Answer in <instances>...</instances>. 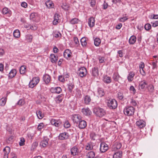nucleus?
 Wrapping results in <instances>:
<instances>
[{
  "label": "nucleus",
  "mask_w": 158,
  "mask_h": 158,
  "mask_svg": "<svg viewBox=\"0 0 158 158\" xmlns=\"http://www.w3.org/2000/svg\"><path fill=\"white\" fill-rule=\"evenodd\" d=\"M101 42V40L99 38H96L94 40V44L96 46H98Z\"/></svg>",
  "instance_id": "a19ab883"
},
{
  "label": "nucleus",
  "mask_w": 158,
  "mask_h": 158,
  "mask_svg": "<svg viewBox=\"0 0 158 158\" xmlns=\"http://www.w3.org/2000/svg\"><path fill=\"white\" fill-rule=\"evenodd\" d=\"M107 105L110 109H115L117 106V102L114 99L109 100L107 102Z\"/></svg>",
  "instance_id": "7ed1b4c3"
},
{
  "label": "nucleus",
  "mask_w": 158,
  "mask_h": 158,
  "mask_svg": "<svg viewBox=\"0 0 158 158\" xmlns=\"http://www.w3.org/2000/svg\"><path fill=\"white\" fill-rule=\"evenodd\" d=\"M69 53H71L69 49H66L65 50L64 52V57L67 58V56Z\"/></svg>",
  "instance_id": "de8ad7c7"
},
{
  "label": "nucleus",
  "mask_w": 158,
  "mask_h": 158,
  "mask_svg": "<svg viewBox=\"0 0 158 158\" xmlns=\"http://www.w3.org/2000/svg\"><path fill=\"white\" fill-rule=\"evenodd\" d=\"M130 90L133 91V93L135 94L136 92V90L134 87L133 86H131L130 88Z\"/></svg>",
  "instance_id": "69168bd1"
},
{
  "label": "nucleus",
  "mask_w": 158,
  "mask_h": 158,
  "mask_svg": "<svg viewBox=\"0 0 158 158\" xmlns=\"http://www.w3.org/2000/svg\"><path fill=\"white\" fill-rule=\"evenodd\" d=\"M44 126L43 123H41L39 124L38 126V129L39 131H40Z\"/></svg>",
  "instance_id": "052dcab7"
},
{
  "label": "nucleus",
  "mask_w": 158,
  "mask_h": 158,
  "mask_svg": "<svg viewBox=\"0 0 158 158\" xmlns=\"http://www.w3.org/2000/svg\"><path fill=\"white\" fill-rule=\"evenodd\" d=\"M120 76L118 73H114L113 78L115 81H118L120 78Z\"/></svg>",
  "instance_id": "79ce46f5"
},
{
  "label": "nucleus",
  "mask_w": 158,
  "mask_h": 158,
  "mask_svg": "<svg viewBox=\"0 0 158 158\" xmlns=\"http://www.w3.org/2000/svg\"><path fill=\"white\" fill-rule=\"evenodd\" d=\"M7 100L6 97L4 98H2L0 99V106H4Z\"/></svg>",
  "instance_id": "f704fd0d"
},
{
  "label": "nucleus",
  "mask_w": 158,
  "mask_h": 158,
  "mask_svg": "<svg viewBox=\"0 0 158 158\" xmlns=\"http://www.w3.org/2000/svg\"><path fill=\"white\" fill-rule=\"evenodd\" d=\"M69 137L68 133L66 132H64L60 134L58 137L59 139L62 140L67 139Z\"/></svg>",
  "instance_id": "9b49d317"
},
{
  "label": "nucleus",
  "mask_w": 158,
  "mask_h": 158,
  "mask_svg": "<svg viewBox=\"0 0 158 158\" xmlns=\"http://www.w3.org/2000/svg\"><path fill=\"white\" fill-rule=\"evenodd\" d=\"M75 85L73 82H69L68 84V88L69 91L70 92H72L73 89L74 88Z\"/></svg>",
  "instance_id": "6ab92c4d"
},
{
  "label": "nucleus",
  "mask_w": 158,
  "mask_h": 158,
  "mask_svg": "<svg viewBox=\"0 0 158 158\" xmlns=\"http://www.w3.org/2000/svg\"><path fill=\"white\" fill-rule=\"evenodd\" d=\"M45 4L48 8H52L53 7V3L51 1L48 0L46 2Z\"/></svg>",
  "instance_id": "c9c22d12"
},
{
  "label": "nucleus",
  "mask_w": 158,
  "mask_h": 158,
  "mask_svg": "<svg viewBox=\"0 0 158 158\" xmlns=\"http://www.w3.org/2000/svg\"><path fill=\"white\" fill-rule=\"evenodd\" d=\"M38 143L37 142H34L32 144L31 146V149L34 150L35 148L36 147L38 146Z\"/></svg>",
  "instance_id": "3c124183"
},
{
  "label": "nucleus",
  "mask_w": 158,
  "mask_h": 158,
  "mask_svg": "<svg viewBox=\"0 0 158 158\" xmlns=\"http://www.w3.org/2000/svg\"><path fill=\"white\" fill-rule=\"evenodd\" d=\"M59 15L56 14L54 17V20L53 21V23L54 25H56L58 23L59 21Z\"/></svg>",
  "instance_id": "aec40b11"
},
{
  "label": "nucleus",
  "mask_w": 158,
  "mask_h": 158,
  "mask_svg": "<svg viewBox=\"0 0 158 158\" xmlns=\"http://www.w3.org/2000/svg\"><path fill=\"white\" fill-rule=\"evenodd\" d=\"M51 123L52 124L54 125L56 127L60 126L61 124V122L60 120H57L53 118L51 119Z\"/></svg>",
  "instance_id": "1a4fd4ad"
},
{
  "label": "nucleus",
  "mask_w": 158,
  "mask_h": 158,
  "mask_svg": "<svg viewBox=\"0 0 158 158\" xmlns=\"http://www.w3.org/2000/svg\"><path fill=\"white\" fill-rule=\"evenodd\" d=\"M72 119L74 123L78 124L80 121L81 120V117L78 114H74L72 116Z\"/></svg>",
  "instance_id": "423d86ee"
},
{
  "label": "nucleus",
  "mask_w": 158,
  "mask_h": 158,
  "mask_svg": "<svg viewBox=\"0 0 158 158\" xmlns=\"http://www.w3.org/2000/svg\"><path fill=\"white\" fill-rule=\"evenodd\" d=\"M51 61L52 63H56L58 60V58L57 56H56L54 54H51L50 55Z\"/></svg>",
  "instance_id": "5701e85b"
},
{
  "label": "nucleus",
  "mask_w": 158,
  "mask_h": 158,
  "mask_svg": "<svg viewBox=\"0 0 158 158\" xmlns=\"http://www.w3.org/2000/svg\"><path fill=\"white\" fill-rule=\"evenodd\" d=\"M135 110V108L133 107L129 106L125 108L123 112L125 115L130 116L134 114Z\"/></svg>",
  "instance_id": "f03ea898"
},
{
  "label": "nucleus",
  "mask_w": 158,
  "mask_h": 158,
  "mask_svg": "<svg viewBox=\"0 0 158 158\" xmlns=\"http://www.w3.org/2000/svg\"><path fill=\"white\" fill-rule=\"evenodd\" d=\"M40 78L38 77L33 78L32 80L29 82V85L30 87L32 88L36 85L39 82Z\"/></svg>",
  "instance_id": "20e7f679"
},
{
  "label": "nucleus",
  "mask_w": 158,
  "mask_h": 158,
  "mask_svg": "<svg viewBox=\"0 0 158 158\" xmlns=\"http://www.w3.org/2000/svg\"><path fill=\"white\" fill-rule=\"evenodd\" d=\"M37 17V13H33L31 14L30 18L31 20L32 21L36 22V19Z\"/></svg>",
  "instance_id": "f3484780"
},
{
  "label": "nucleus",
  "mask_w": 158,
  "mask_h": 158,
  "mask_svg": "<svg viewBox=\"0 0 158 158\" xmlns=\"http://www.w3.org/2000/svg\"><path fill=\"white\" fill-rule=\"evenodd\" d=\"M62 91L60 87H57L55 88L52 87L51 89V91L52 93L60 94Z\"/></svg>",
  "instance_id": "f8f14e48"
},
{
  "label": "nucleus",
  "mask_w": 158,
  "mask_h": 158,
  "mask_svg": "<svg viewBox=\"0 0 158 158\" xmlns=\"http://www.w3.org/2000/svg\"><path fill=\"white\" fill-rule=\"evenodd\" d=\"M74 41V43L76 44H79V42L78 38L77 37H75L73 38Z\"/></svg>",
  "instance_id": "338daca9"
},
{
  "label": "nucleus",
  "mask_w": 158,
  "mask_h": 158,
  "mask_svg": "<svg viewBox=\"0 0 158 158\" xmlns=\"http://www.w3.org/2000/svg\"><path fill=\"white\" fill-rule=\"evenodd\" d=\"M26 40L29 42H31L32 41L33 36L30 34H27L25 36Z\"/></svg>",
  "instance_id": "7c9ffc66"
},
{
  "label": "nucleus",
  "mask_w": 158,
  "mask_h": 158,
  "mask_svg": "<svg viewBox=\"0 0 158 158\" xmlns=\"http://www.w3.org/2000/svg\"><path fill=\"white\" fill-rule=\"evenodd\" d=\"M98 94L100 97L103 96L105 94L103 89L101 88H98Z\"/></svg>",
  "instance_id": "b1692460"
},
{
  "label": "nucleus",
  "mask_w": 158,
  "mask_h": 158,
  "mask_svg": "<svg viewBox=\"0 0 158 158\" xmlns=\"http://www.w3.org/2000/svg\"><path fill=\"white\" fill-rule=\"evenodd\" d=\"M49 139L47 137H44L43 139L40 143V145L43 148H45L48 144Z\"/></svg>",
  "instance_id": "6e6552de"
},
{
  "label": "nucleus",
  "mask_w": 158,
  "mask_h": 158,
  "mask_svg": "<svg viewBox=\"0 0 158 158\" xmlns=\"http://www.w3.org/2000/svg\"><path fill=\"white\" fill-rule=\"evenodd\" d=\"M64 125V127L67 128H69L70 126V124L68 120H66L65 121Z\"/></svg>",
  "instance_id": "8fccbe9b"
},
{
  "label": "nucleus",
  "mask_w": 158,
  "mask_h": 158,
  "mask_svg": "<svg viewBox=\"0 0 158 158\" xmlns=\"http://www.w3.org/2000/svg\"><path fill=\"white\" fill-rule=\"evenodd\" d=\"M147 83L145 81H141L139 84V88L142 89H144L146 85H147Z\"/></svg>",
  "instance_id": "c756f323"
},
{
  "label": "nucleus",
  "mask_w": 158,
  "mask_h": 158,
  "mask_svg": "<svg viewBox=\"0 0 158 158\" xmlns=\"http://www.w3.org/2000/svg\"><path fill=\"white\" fill-rule=\"evenodd\" d=\"M58 80L60 81L64 82V81L65 79L64 77L62 75H60L58 76Z\"/></svg>",
  "instance_id": "6e6d98bb"
},
{
  "label": "nucleus",
  "mask_w": 158,
  "mask_h": 158,
  "mask_svg": "<svg viewBox=\"0 0 158 158\" xmlns=\"http://www.w3.org/2000/svg\"><path fill=\"white\" fill-rule=\"evenodd\" d=\"M118 98L120 100H122L123 98V94L121 92H118Z\"/></svg>",
  "instance_id": "e2e57ef3"
},
{
  "label": "nucleus",
  "mask_w": 158,
  "mask_h": 158,
  "mask_svg": "<svg viewBox=\"0 0 158 158\" xmlns=\"http://www.w3.org/2000/svg\"><path fill=\"white\" fill-rule=\"evenodd\" d=\"M3 151L4 152L9 154L10 152V147L6 146L4 149Z\"/></svg>",
  "instance_id": "a18cd8bd"
},
{
  "label": "nucleus",
  "mask_w": 158,
  "mask_h": 158,
  "mask_svg": "<svg viewBox=\"0 0 158 158\" xmlns=\"http://www.w3.org/2000/svg\"><path fill=\"white\" fill-rule=\"evenodd\" d=\"M78 123L79 127L81 129H84L87 126L86 122L85 120H81Z\"/></svg>",
  "instance_id": "ddd939ff"
},
{
  "label": "nucleus",
  "mask_w": 158,
  "mask_h": 158,
  "mask_svg": "<svg viewBox=\"0 0 158 158\" xmlns=\"http://www.w3.org/2000/svg\"><path fill=\"white\" fill-rule=\"evenodd\" d=\"M93 111L95 115L99 117H102L105 115L106 114L104 110L99 107L94 108Z\"/></svg>",
  "instance_id": "f257e3e1"
},
{
  "label": "nucleus",
  "mask_w": 158,
  "mask_h": 158,
  "mask_svg": "<svg viewBox=\"0 0 158 158\" xmlns=\"http://www.w3.org/2000/svg\"><path fill=\"white\" fill-rule=\"evenodd\" d=\"M98 75V69L97 67H94L92 69V75L94 77H97Z\"/></svg>",
  "instance_id": "412c9836"
},
{
  "label": "nucleus",
  "mask_w": 158,
  "mask_h": 158,
  "mask_svg": "<svg viewBox=\"0 0 158 158\" xmlns=\"http://www.w3.org/2000/svg\"><path fill=\"white\" fill-rule=\"evenodd\" d=\"M139 71L141 74L143 76H145L146 75V73L143 70V69H139Z\"/></svg>",
  "instance_id": "774afa93"
},
{
  "label": "nucleus",
  "mask_w": 158,
  "mask_h": 158,
  "mask_svg": "<svg viewBox=\"0 0 158 158\" xmlns=\"http://www.w3.org/2000/svg\"><path fill=\"white\" fill-rule=\"evenodd\" d=\"M135 76V74L132 72H130L127 77L128 81H131L133 79V77Z\"/></svg>",
  "instance_id": "2f4dec72"
},
{
  "label": "nucleus",
  "mask_w": 158,
  "mask_h": 158,
  "mask_svg": "<svg viewBox=\"0 0 158 158\" xmlns=\"http://www.w3.org/2000/svg\"><path fill=\"white\" fill-rule=\"evenodd\" d=\"M91 99L89 96L86 95L84 98L85 103L86 104H89L90 102Z\"/></svg>",
  "instance_id": "cd10ccee"
},
{
  "label": "nucleus",
  "mask_w": 158,
  "mask_h": 158,
  "mask_svg": "<svg viewBox=\"0 0 158 158\" xmlns=\"http://www.w3.org/2000/svg\"><path fill=\"white\" fill-rule=\"evenodd\" d=\"M136 37L135 36L132 35L131 37L129 40V42L130 44H134L136 41Z\"/></svg>",
  "instance_id": "bb28decb"
},
{
  "label": "nucleus",
  "mask_w": 158,
  "mask_h": 158,
  "mask_svg": "<svg viewBox=\"0 0 158 158\" xmlns=\"http://www.w3.org/2000/svg\"><path fill=\"white\" fill-rule=\"evenodd\" d=\"M154 89V87L152 85H149L148 87V90L150 92H152Z\"/></svg>",
  "instance_id": "49530a36"
},
{
  "label": "nucleus",
  "mask_w": 158,
  "mask_h": 158,
  "mask_svg": "<svg viewBox=\"0 0 158 158\" xmlns=\"http://www.w3.org/2000/svg\"><path fill=\"white\" fill-rule=\"evenodd\" d=\"M2 12L3 14H8L9 15H10L11 11L7 8L5 7L2 9Z\"/></svg>",
  "instance_id": "72a5a7b5"
},
{
  "label": "nucleus",
  "mask_w": 158,
  "mask_h": 158,
  "mask_svg": "<svg viewBox=\"0 0 158 158\" xmlns=\"http://www.w3.org/2000/svg\"><path fill=\"white\" fill-rule=\"evenodd\" d=\"M36 114L38 118L40 119H42L44 116V114L40 110L36 111Z\"/></svg>",
  "instance_id": "c85d7f7f"
},
{
  "label": "nucleus",
  "mask_w": 158,
  "mask_h": 158,
  "mask_svg": "<svg viewBox=\"0 0 158 158\" xmlns=\"http://www.w3.org/2000/svg\"><path fill=\"white\" fill-rule=\"evenodd\" d=\"M153 27H156L158 26V21H156L154 22H151Z\"/></svg>",
  "instance_id": "680f3d73"
},
{
  "label": "nucleus",
  "mask_w": 158,
  "mask_h": 158,
  "mask_svg": "<svg viewBox=\"0 0 158 158\" xmlns=\"http://www.w3.org/2000/svg\"><path fill=\"white\" fill-rule=\"evenodd\" d=\"M80 41L81 44L83 46H85L86 45L87 42L86 38L85 37H82Z\"/></svg>",
  "instance_id": "4c0bfd02"
},
{
  "label": "nucleus",
  "mask_w": 158,
  "mask_h": 158,
  "mask_svg": "<svg viewBox=\"0 0 158 158\" xmlns=\"http://www.w3.org/2000/svg\"><path fill=\"white\" fill-rule=\"evenodd\" d=\"M25 140L24 138H21L20 139V142L19 143L20 146H22L24 144Z\"/></svg>",
  "instance_id": "13d9d810"
},
{
  "label": "nucleus",
  "mask_w": 158,
  "mask_h": 158,
  "mask_svg": "<svg viewBox=\"0 0 158 158\" xmlns=\"http://www.w3.org/2000/svg\"><path fill=\"white\" fill-rule=\"evenodd\" d=\"M87 156L89 158H93L95 156L94 152L93 151H90L88 152Z\"/></svg>",
  "instance_id": "37998d69"
},
{
  "label": "nucleus",
  "mask_w": 158,
  "mask_h": 158,
  "mask_svg": "<svg viewBox=\"0 0 158 158\" xmlns=\"http://www.w3.org/2000/svg\"><path fill=\"white\" fill-rule=\"evenodd\" d=\"M78 148L75 146L73 147L71 149V154L73 156H75L78 153Z\"/></svg>",
  "instance_id": "2eb2a0df"
},
{
  "label": "nucleus",
  "mask_w": 158,
  "mask_h": 158,
  "mask_svg": "<svg viewBox=\"0 0 158 158\" xmlns=\"http://www.w3.org/2000/svg\"><path fill=\"white\" fill-rule=\"evenodd\" d=\"M136 125L140 128H142L145 126L146 123L142 120H139L136 123Z\"/></svg>",
  "instance_id": "9d476101"
},
{
  "label": "nucleus",
  "mask_w": 158,
  "mask_h": 158,
  "mask_svg": "<svg viewBox=\"0 0 158 158\" xmlns=\"http://www.w3.org/2000/svg\"><path fill=\"white\" fill-rule=\"evenodd\" d=\"M108 149V146L107 144L105 142H102L100 144V150L102 152H104Z\"/></svg>",
  "instance_id": "0eeeda50"
},
{
  "label": "nucleus",
  "mask_w": 158,
  "mask_h": 158,
  "mask_svg": "<svg viewBox=\"0 0 158 158\" xmlns=\"http://www.w3.org/2000/svg\"><path fill=\"white\" fill-rule=\"evenodd\" d=\"M17 73L16 70L15 69H12L9 73V77L12 78L14 77Z\"/></svg>",
  "instance_id": "4be33fe9"
},
{
  "label": "nucleus",
  "mask_w": 158,
  "mask_h": 158,
  "mask_svg": "<svg viewBox=\"0 0 158 158\" xmlns=\"http://www.w3.org/2000/svg\"><path fill=\"white\" fill-rule=\"evenodd\" d=\"M79 20L77 18H74L70 20L69 21L70 23L72 24H74L77 23L79 22Z\"/></svg>",
  "instance_id": "ea45409f"
},
{
  "label": "nucleus",
  "mask_w": 158,
  "mask_h": 158,
  "mask_svg": "<svg viewBox=\"0 0 158 158\" xmlns=\"http://www.w3.org/2000/svg\"><path fill=\"white\" fill-rule=\"evenodd\" d=\"M103 81L105 83L107 84L109 83L111 81L110 78L107 76L104 77L103 79Z\"/></svg>",
  "instance_id": "e433bc0d"
},
{
  "label": "nucleus",
  "mask_w": 158,
  "mask_h": 158,
  "mask_svg": "<svg viewBox=\"0 0 158 158\" xmlns=\"http://www.w3.org/2000/svg\"><path fill=\"white\" fill-rule=\"evenodd\" d=\"M122 152L120 151L114 153L113 156V158H121L122 156Z\"/></svg>",
  "instance_id": "393cba45"
},
{
  "label": "nucleus",
  "mask_w": 158,
  "mask_h": 158,
  "mask_svg": "<svg viewBox=\"0 0 158 158\" xmlns=\"http://www.w3.org/2000/svg\"><path fill=\"white\" fill-rule=\"evenodd\" d=\"M54 36L56 38L58 37L61 38L62 36V34L59 32H58L57 33L54 34Z\"/></svg>",
  "instance_id": "bf43d9fd"
},
{
  "label": "nucleus",
  "mask_w": 158,
  "mask_h": 158,
  "mask_svg": "<svg viewBox=\"0 0 158 158\" xmlns=\"http://www.w3.org/2000/svg\"><path fill=\"white\" fill-rule=\"evenodd\" d=\"M63 94H62L58 95L57 97L56 98V101L57 103H60L62 101L63 98Z\"/></svg>",
  "instance_id": "a878e982"
},
{
  "label": "nucleus",
  "mask_w": 158,
  "mask_h": 158,
  "mask_svg": "<svg viewBox=\"0 0 158 158\" xmlns=\"http://www.w3.org/2000/svg\"><path fill=\"white\" fill-rule=\"evenodd\" d=\"M115 148L117 149H119L122 147V144L121 143H116Z\"/></svg>",
  "instance_id": "864d4df0"
},
{
  "label": "nucleus",
  "mask_w": 158,
  "mask_h": 158,
  "mask_svg": "<svg viewBox=\"0 0 158 158\" xmlns=\"http://www.w3.org/2000/svg\"><path fill=\"white\" fill-rule=\"evenodd\" d=\"M82 112L86 116L89 115L92 113L91 111L88 108H83L82 109Z\"/></svg>",
  "instance_id": "4468645a"
},
{
  "label": "nucleus",
  "mask_w": 158,
  "mask_h": 158,
  "mask_svg": "<svg viewBox=\"0 0 158 158\" xmlns=\"http://www.w3.org/2000/svg\"><path fill=\"white\" fill-rule=\"evenodd\" d=\"M20 73L21 74H24L26 72V66L22 65L21 66L19 69Z\"/></svg>",
  "instance_id": "473e14b6"
},
{
  "label": "nucleus",
  "mask_w": 158,
  "mask_h": 158,
  "mask_svg": "<svg viewBox=\"0 0 158 158\" xmlns=\"http://www.w3.org/2000/svg\"><path fill=\"white\" fill-rule=\"evenodd\" d=\"M14 136H11L10 137L6 140V142L8 143H11L13 141Z\"/></svg>",
  "instance_id": "603ef678"
},
{
  "label": "nucleus",
  "mask_w": 158,
  "mask_h": 158,
  "mask_svg": "<svg viewBox=\"0 0 158 158\" xmlns=\"http://www.w3.org/2000/svg\"><path fill=\"white\" fill-rule=\"evenodd\" d=\"M62 8L64 10H68L69 8V5L66 3H64L61 6Z\"/></svg>",
  "instance_id": "c03bdc74"
},
{
  "label": "nucleus",
  "mask_w": 158,
  "mask_h": 158,
  "mask_svg": "<svg viewBox=\"0 0 158 158\" xmlns=\"http://www.w3.org/2000/svg\"><path fill=\"white\" fill-rule=\"evenodd\" d=\"M95 20L92 17H90L88 19V24L90 27H94V25Z\"/></svg>",
  "instance_id": "dca6fc26"
},
{
  "label": "nucleus",
  "mask_w": 158,
  "mask_h": 158,
  "mask_svg": "<svg viewBox=\"0 0 158 158\" xmlns=\"http://www.w3.org/2000/svg\"><path fill=\"white\" fill-rule=\"evenodd\" d=\"M89 2L91 6L92 7H94L95 6L96 4V0H90Z\"/></svg>",
  "instance_id": "4d7b16f0"
},
{
  "label": "nucleus",
  "mask_w": 158,
  "mask_h": 158,
  "mask_svg": "<svg viewBox=\"0 0 158 158\" xmlns=\"http://www.w3.org/2000/svg\"><path fill=\"white\" fill-rule=\"evenodd\" d=\"M50 77L48 74H45L43 77V79L46 84L48 83L50 81Z\"/></svg>",
  "instance_id": "a211bd4d"
},
{
  "label": "nucleus",
  "mask_w": 158,
  "mask_h": 158,
  "mask_svg": "<svg viewBox=\"0 0 158 158\" xmlns=\"http://www.w3.org/2000/svg\"><path fill=\"white\" fill-rule=\"evenodd\" d=\"M20 32L19 30L17 29L15 30L13 32L14 36L16 38H17L20 36Z\"/></svg>",
  "instance_id": "58836bf2"
},
{
  "label": "nucleus",
  "mask_w": 158,
  "mask_h": 158,
  "mask_svg": "<svg viewBox=\"0 0 158 158\" xmlns=\"http://www.w3.org/2000/svg\"><path fill=\"white\" fill-rule=\"evenodd\" d=\"M37 28V27L36 25H30V29H31L32 30H36Z\"/></svg>",
  "instance_id": "0e129e2a"
},
{
  "label": "nucleus",
  "mask_w": 158,
  "mask_h": 158,
  "mask_svg": "<svg viewBox=\"0 0 158 158\" xmlns=\"http://www.w3.org/2000/svg\"><path fill=\"white\" fill-rule=\"evenodd\" d=\"M144 28L146 30L148 31L151 28V25L149 23H147L145 25Z\"/></svg>",
  "instance_id": "09e8293b"
},
{
  "label": "nucleus",
  "mask_w": 158,
  "mask_h": 158,
  "mask_svg": "<svg viewBox=\"0 0 158 158\" xmlns=\"http://www.w3.org/2000/svg\"><path fill=\"white\" fill-rule=\"evenodd\" d=\"M17 104L18 105L22 106L24 104V100L23 99H20L18 101Z\"/></svg>",
  "instance_id": "5fc2aeb1"
},
{
  "label": "nucleus",
  "mask_w": 158,
  "mask_h": 158,
  "mask_svg": "<svg viewBox=\"0 0 158 158\" xmlns=\"http://www.w3.org/2000/svg\"><path fill=\"white\" fill-rule=\"evenodd\" d=\"M86 69L84 67H81L80 68L77 72V74L81 77L85 76L86 75Z\"/></svg>",
  "instance_id": "39448f33"
}]
</instances>
